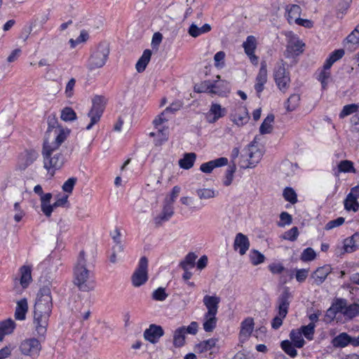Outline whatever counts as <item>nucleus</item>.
I'll return each mask as SVG.
<instances>
[{
    "mask_svg": "<svg viewBox=\"0 0 359 359\" xmlns=\"http://www.w3.org/2000/svg\"><path fill=\"white\" fill-rule=\"evenodd\" d=\"M250 119L248 111L244 107H237L231 114L232 121L238 126H243L246 124Z\"/></svg>",
    "mask_w": 359,
    "mask_h": 359,
    "instance_id": "obj_15",
    "label": "nucleus"
},
{
    "mask_svg": "<svg viewBox=\"0 0 359 359\" xmlns=\"http://www.w3.org/2000/svg\"><path fill=\"white\" fill-rule=\"evenodd\" d=\"M299 330L307 339L311 340L313 339L315 332V325L313 323H310L307 325L302 326Z\"/></svg>",
    "mask_w": 359,
    "mask_h": 359,
    "instance_id": "obj_52",
    "label": "nucleus"
},
{
    "mask_svg": "<svg viewBox=\"0 0 359 359\" xmlns=\"http://www.w3.org/2000/svg\"><path fill=\"white\" fill-rule=\"evenodd\" d=\"M207 311L205 313H217L220 298L216 295H205L203 299Z\"/></svg>",
    "mask_w": 359,
    "mask_h": 359,
    "instance_id": "obj_23",
    "label": "nucleus"
},
{
    "mask_svg": "<svg viewBox=\"0 0 359 359\" xmlns=\"http://www.w3.org/2000/svg\"><path fill=\"white\" fill-rule=\"evenodd\" d=\"M348 43L353 44H359V24L355 29L346 37Z\"/></svg>",
    "mask_w": 359,
    "mask_h": 359,
    "instance_id": "obj_63",
    "label": "nucleus"
},
{
    "mask_svg": "<svg viewBox=\"0 0 359 359\" xmlns=\"http://www.w3.org/2000/svg\"><path fill=\"white\" fill-rule=\"evenodd\" d=\"M60 118L65 122L74 121L77 118V116L72 108L67 107L62 109Z\"/></svg>",
    "mask_w": 359,
    "mask_h": 359,
    "instance_id": "obj_45",
    "label": "nucleus"
},
{
    "mask_svg": "<svg viewBox=\"0 0 359 359\" xmlns=\"http://www.w3.org/2000/svg\"><path fill=\"white\" fill-rule=\"evenodd\" d=\"M217 341V339L214 338L201 341L196 346L195 350L198 353L207 352L212 350L216 346Z\"/></svg>",
    "mask_w": 359,
    "mask_h": 359,
    "instance_id": "obj_36",
    "label": "nucleus"
},
{
    "mask_svg": "<svg viewBox=\"0 0 359 359\" xmlns=\"http://www.w3.org/2000/svg\"><path fill=\"white\" fill-rule=\"evenodd\" d=\"M254 320L252 318H245L241 326L240 337L243 339H248L254 330Z\"/></svg>",
    "mask_w": 359,
    "mask_h": 359,
    "instance_id": "obj_27",
    "label": "nucleus"
},
{
    "mask_svg": "<svg viewBox=\"0 0 359 359\" xmlns=\"http://www.w3.org/2000/svg\"><path fill=\"white\" fill-rule=\"evenodd\" d=\"M164 332L161 326L151 324L144 332V338L151 344H156L163 335Z\"/></svg>",
    "mask_w": 359,
    "mask_h": 359,
    "instance_id": "obj_14",
    "label": "nucleus"
},
{
    "mask_svg": "<svg viewBox=\"0 0 359 359\" xmlns=\"http://www.w3.org/2000/svg\"><path fill=\"white\" fill-rule=\"evenodd\" d=\"M74 283L82 291H91L95 289V282L91 279V275L86 266L85 253L80 252L74 269Z\"/></svg>",
    "mask_w": 359,
    "mask_h": 359,
    "instance_id": "obj_3",
    "label": "nucleus"
},
{
    "mask_svg": "<svg viewBox=\"0 0 359 359\" xmlns=\"http://www.w3.org/2000/svg\"><path fill=\"white\" fill-rule=\"evenodd\" d=\"M196 160V154L194 152L186 153L179 161V165L181 168L189 170L191 168Z\"/></svg>",
    "mask_w": 359,
    "mask_h": 359,
    "instance_id": "obj_33",
    "label": "nucleus"
},
{
    "mask_svg": "<svg viewBox=\"0 0 359 359\" xmlns=\"http://www.w3.org/2000/svg\"><path fill=\"white\" fill-rule=\"evenodd\" d=\"M217 80L214 81V86L218 87H214L215 91H212V94H217L219 95H225L230 92V83L226 80L219 81L220 76H217Z\"/></svg>",
    "mask_w": 359,
    "mask_h": 359,
    "instance_id": "obj_29",
    "label": "nucleus"
},
{
    "mask_svg": "<svg viewBox=\"0 0 359 359\" xmlns=\"http://www.w3.org/2000/svg\"><path fill=\"white\" fill-rule=\"evenodd\" d=\"M358 111H359V105H358V104H351L345 105L343 107V109L341 111L339 116L341 118H344L346 116H348V115L353 114L355 112H357Z\"/></svg>",
    "mask_w": 359,
    "mask_h": 359,
    "instance_id": "obj_57",
    "label": "nucleus"
},
{
    "mask_svg": "<svg viewBox=\"0 0 359 359\" xmlns=\"http://www.w3.org/2000/svg\"><path fill=\"white\" fill-rule=\"evenodd\" d=\"M196 193L200 199H210L217 196V192L213 189H199Z\"/></svg>",
    "mask_w": 359,
    "mask_h": 359,
    "instance_id": "obj_47",
    "label": "nucleus"
},
{
    "mask_svg": "<svg viewBox=\"0 0 359 359\" xmlns=\"http://www.w3.org/2000/svg\"><path fill=\"white\" fill-rule=\"evenodd\" d=\"M344 208L347 211L357 212L359 209V203L351 194H348L344 202Z\"/></svg>",
    "mask_w": 359,
    "mask_h": 359,
    "instance_id": "obj_41",
    "label": "nucleus"
},
{
    "mask_svg": "<svg viewBox=\"0 0 359 359\" xmlns=\"http://www.w3.org/2000/svg\"><path fill=\"white\" fill-rule=\"evenodd\" d=\"M359 241V233H354L352 236L346 238L344 241L343 252H340V255L345 252H353L356 249V243Z\"/></svg>",
    "mask_w": 359,
    "mask_h": 359,
    "instance_id": "obj_32",
    "label": "nucleus"
},
{
    "mask_svg": "<svg viewBox=\"0 0 359 359\" xmlns=\"http://www.w3.org/2000/svg\"><path fill=\"white\" fill-rule=\"evenodd\" d=\"M28 311L27 300L24 298L17 302L15 318L19 320H23L26 318V314Z\"/></svg>",
    "mask_w": 359,
    "mask_h": 359,
    "instance_id": "obj_30",
    "label": "nucleus"
},
{
    "mask_svg": "<svg viewBox=\"0 0 359 359\" xmlns=\"http://www.w3.org/2000/svg\"><path fill=\"white\" fill-rule=\"evenodd\" d=\"M226 54L224 51L217 52L214 56L215 66L217 68H222L224 66Z\"/></svg>",
    "mask_w": 359,
    "mask_h": 359,
    "instance_id": "obj_60",
    "label": "nucleus"
},
{
    "mask_svg": "<svg viewBox=\"0 0 359 359\" xmlns=\"http://www.w3.org/2000/svg\"><path fill=\"white\" fill-rule=\"evenodd\" d=\"M332 344L334 347H345L351 344V337L347 333L342 332L332 339Z\"/></svg>",
    "mask_w": 359,
    "mask_h": 359,
    "instance_id": "obj_37",
    "label": "nucleus"
},
{
    "mask_svg": "<svg viewBox=\"0 0 359 359\" xmlns=\"http://www.w3.org/2000/svg\"><path fill=\"white\" fill-rule=\"evenodd\" d=\"M210 25L208 24H205L201 27H198L195 24H192L189 27V34L193 37H197L202 34L210 32Z\"/></svg>",
    "mask_w": 359,
    "mask_h": 359,
    "instance_id": "obj_42",
    "label": "nucleus"
},
{
    "mask_svg": "<svg viewBox=\"0 0 359 359\" xmlns=\"http://www.w3.org/2000/svg\"><path fill=\"white\" fill-rule=\"evenodd\" d=\"M300 96L298 94H292L287 99L285 104L286 109L288 111L294 110L299 104Z\"/></svg>",
    "mask_w": 359,
    "mask_h": 359,
    "instance_id": "obj_46",
    "label": "nucleus"
},
{
    "mask_svg": "<svg viewBox=\"0 0 359 359\" xmlns=\"http://www.w3.org/2000/svg\"><path fill=\"white\" fill-rule=\"evenodd\" d=\"M316 257V252L311 248H306L301 255V259L303 262H310Z\"/></svg>",
    "mask_w": 359,
    "mask_h": 359,
    "instance_id": "obj_59",
    "label": "nucleus"
},
{
    "mask_svg": "<svg viewBox=\"0 0 359 359\" xmlns=\"http://www.w3.org/2000/svg\"><path fill=\"white\" fill-rule=\"evenodd\" d=\"M332 272V267L330 265H324L318 267L312 274L311 278L313 279L314 283L317 285L322 284L327 276Z\"/></svg>",
    "mask_w": 359,
    "mask_h": 359,
    "instance_id": "obj_22",
    "label": "nucleus"
},
{
    "mask_svg": "<svg viewBox=\"0 0 359 359\" xmlns=\"http://www.w3.org/2000/svg\"><path fill=\"white\" fill-rule=\"evenodd\" d=\"M285 67L286 63L281 61L276 65L273 72L275 82L279 90L283 93L287 90L290 83V73Z\"/></svg>",
    "mask_w": 359,
    "mask_h": 359,
    "instance_id": "obj_8",
    "label": "nucleus"
},
{
    "mask_svg": "<svg viewBox=\"0 0 359 359\" xmlns=\"http://www.w3.org/2000/svg\"><path fill=\"white\" fill-rule=\"evenodd\" d=\"M16 324L15 321L8 318L0 322V341H1L5 335L11 334L13 332Z\"/></svg>",
    "mask_w": 359,
    "mask_h": 359,
    "instance_id": "obj_28",
    "label": "nucleus"
},
{
    "mask_svg": "<svg viewBox=\"0 0 359 359\" xmlns=\"http://www.w3.org/2000/svg\"><path fill=\"white\" fill-rule=\"evenodd\" d=\"M151 51L149 49H146L140 58L136 63L135 68L138 72H142L145 70L148 63L149 62L151 57Z\"/></svg>",
    "mask_w": 359,
    "mask_h": 359,
    "instance_id": "obj_34",
    "label": "nucleus"
},
{
    "mask_svg": "<svg viewBox=\"0 0 359 359\" xmlns=\"http://www.w3.org/2000/svg\"><path fill=\"white\" fill-rule=\"evenodd\" d=\"M148 280V259L142 257L131 276L132 284L135 287H140Z\"/></svg>",
    "mask_w": 359,
    "mask_h": 359,
    "instance_id": "obj_9",
    "label": "nucleus"
},
{
    "mask_svg": "<svg viewBox=\"0 0 359 359\" xmlns=\"http://www.w3.org/2000/svg\"><path fill=\"white\" fill-rule=\"evenodd\" d=\"M299 235V231L297 227L294 226L289 231H286L283 235V238L285 240L294 241Z\"/></svg>",
    "mask_w": 359,
    "mask_h": 359,
    "instance_id": "obj_64",
    "label": "nucleus"
},
{
    "mask_svg": "<svg viewBox=\"0 0 359 359\" xmlns=\"http://www.w3.org/2000/svg\"><path fill=\"white\" fill-rule=\"evenodd\" d=\"M233 248L238 250L241 255H244L250 248V241L247 236L242 233H237L233 242Z\"/></svg>",
    "mask_w": 359,
    "mask_h": 359,
    "instance_id": "obj_16",
    "label": "nucleus"
},
{
    "mask_svg": "<svg viewBox=\"0 0 359 359\" xmlns=\"http://www.w3.org/2000/svg\"><path fill=\"white\" fill-rule=\"evenodd\" d=\"M302 8L297 4L287 5L285 7V18L290 24L295 22L300 18Z\"/></svg>",
    "mask_w": 359,
    "mask_h": 359,
    "instance_id": "obj_24",
    "label": "nucleus"
},
{
    "mask_svg": "<svg viewBox=\"0 0 359 359\" xmlns=\"http://www.w3.org/2000/svg\"><path fill=\"white\" fill-rule=\"evenodd\" d=\"M248 159L241 161V168H252L256 166L262 157V151L255 146L250 145L248 149Z\"/></svg>",
    "mask_w": 359,
    "mask_h": 359,
    "instance_id": "obj_11",
    "label": "nucleus"
},
{
    "mask_svg": "<svg viewBox=\"0 0 359 359\" xmlns=\"http://www.w3.org/2000/svg\"><path fill=\"white\" fill-rule=\"evenodd\" d=\"M20 284L23 288L27 287L32 280V269L29 266H22L20 269Z\"/></svg>",
    "mask_w": 359,
    "mask_h": 359,
    "instance_id": "obj_35",
    "label": "nucleus"
},
{
    "mask_svg": "<svg viewBox=\"0 0 359 359\" xmlns=\"http://www.w3.org/2000/svg\"><path fill=\"white\" fill-rule=\"evenodd\" d=\"M274 121V116L273 114H269L264 121L262 122L260 128L259 132L262 135L269 134L271 133L273 130L272 123Z\"/></svg>",
    "mask_w": 359,
    "mask_h": 359,
    "instance_id": "obj_39",
    "label": "nucleus"
},
{
    "mask_svg": "<svg viewBox=\"0 0 359 359\" xmlns=\"http://www.w3.org/2000/svg\"><path fill=\"white\" fill-rule=\"evenodd\" d=\"M13 130V118L11 117L6 121L4 114L0 115V134L4 137H8Z\"/></svg>",
    "mask_w": 359,
    "mask_h": 359,
    "instance_id": "obj_26",
    "label": "nucleus"
},
{
    "mask_svg": "<svg viewBox=\"0 0 359 359\" xmlns=\"http://www.w3.org/2000/svg\"><path fill=\"white\" fill-rule=\"evenodd\" d=\"M38 158V154L36 151H27L22 156V160L25 161L23 164V168H27L29 165L32 164Z\"/></svg>",
    "mask_w": 359,
    "mask_h": 359,
    "instance_id": "obj_51",
    "label": "nucleus"
},
{
    "mask_svg": "<svg viewBox=\"0 0 359 359\" xmlns=\"http://www.w3.org/2000/svg\"><path fill=\"white\" fill-rule=\"evenodd\" d=\"M185 342V327H180L175 330L173 334V344L176 347H181Z\"/></svg>",
    "mask_w": 359,
    "mask_h": 359,
    "instance_id": "obj_38",
    "label": "nucleus"
},
{
    "mask_svg": "<svg viewBox=\"0 0 359 359\" xmlns=\"http://www.w3.org/2000/svg\"><path fill=\"white\" fill-rule=\"evenodd\" d=\"M251 263L254 265H258L264 261V256L256 250H251L249 255Z\"/></svg>",
    "mask_w": 359,
    "mask_h": 359,
    "instance_id": "obj_53",
    "label": "nucleus"
},
{
    "mask_svg": "<svg viewBox=\"0 0 359 359\" xmlns=\"http://www.w3.org/2000/svg\"><path fill=\"white\" fill-rule=\"evenodd\" d=\"M281 348L290 357L294 358L297 355L294 346L288 340H285L281 342Z\"/></svg>",
    "mask_w": 359,
    "mask_h": 359,
    "instance_id": "obj_54",
    "label": "nucleus"
},
{
    "mask_svg": "<svg viewBox=\"0 0 359 359\" xmlns=\"http://www.w3.org/2000/svg\"><path fill=\"white\" fill-rule=\"evenodd\" d=\"M346 302V299H337L333 302L330 308L327 311L325 318L328 319L330 321H332L334 319H335L337 318V315L338 313H340V312L341 311Z\"/></svg>",
    "mask_w": 359,
    "mask_h": 359,
    "instance_id": "obj_20",
    "label": "nucleus"
},
{
    "mask_svg": "<svg viewBox=\"0 0 359 359\" xmlns=\"http://www.w3.org/2000/svg\"><path fill=\"white\" fill-rule=\"evenodd\" d=\"M53 308V302L50 290L48 287L40 290L36 302L34 305V326L39 337L44 338L48 320Z\"/></svg>",
    "mask_w": 359,
    "mask_h": 359,
    "instance_id": "obj_2",
    "label": "nucleus"
},
{
    "mask_svg": "<svg viewBox=\"0 0 359 359\" xmlns=\"http://www.w3.org/2000/svg\"><path fill=\"white\" fill-rule=\"evenodd\" d=\"M214 87H218L217 86H214V82H211L210 81H205L202 82L199 86L195 87V90L196 92H208L209 93L212 94V91H215Z\"/></svg>",
    "mask_w": 359,
    "mask_h": 359,
    "instance_id": "obj_49",
    "label": "nucleus"
},
{
    "mask_svg": "<svg viewBox=\"0 0 359 359\" xmlns=\"http://www.w3.org/2000/svg\"><path fill=\"white\" fill-rule=\"evenodd\" d=\"M197 256L193 253L189 252L185 257V259L181 262V266L183 269H189L195 266V262Z\"/></svg>",
    "mask_w": 359,
    "mask_h": 359,
    "instance_id": "obj_50",
    "label": "nucleus"
},
{
    "mask_svg": "<svg viewBox=\"0 0 359 359\" xmlns=\"http://www.w3.org/2000/svg\"><path fill=\"white\" fill-rule=\"evenodd\" d=\"M168 297V294L163 287H158L152 293V298L156 301H163Z\"/></svg>",
    "mask_w": 359,
    "mask_h": 359,
    "instance_id": "obj_61",
    "label": "nucleus"
},
{
    "mask_svg": "<svg viewBox=\"0 0 359 359\" xmlns=\"http://www.w3.org/2000/svg\"><path fill=\"white\" fill-rule=\"evenodd\" d=\"M257 45V39L254 36H248L243 43L245 53L249 57L251 62L255 65L258 63V57L255 54Z\"/></svg>",
    "mask_w": 359,
    "mask_h": 359,
    "instance_id": "obj_13",
    "label": "nucleus"
},
{
    "mask_svg": "<svg viewBox=\"0 0 359 359\" xmlns=\"http://www.w3.org/2000/svg\"><path fill=\"white\" fill-rule=\"evenodd\" d=\"M107 102V99L103 95H96L92 98V106L87 114L90 118V123L86 126V130H90L100 121Z\"/></svg>",
    "mask_w": 359,
    "mask_h": 359,
    "instance_id": "obj_4",
    "label": "nucleus"
},
{
    "mask_svg": "<svg viewBox=\"0 0 359 359\" xmlns=\"http://www.w3.org/2000/svg\"><path fill=\"white\" fill-rule=\"evenodd\" d=\"M235 170H236V168L234 165L229 167L226 170V171L225 172L224 177L223 179V184L225 187H229L231 184L233 180V174L235 172Z\"/></svg>",
    "mask_w": 359,
    "mask_h": 359,
    "instance_id": "obj_58",
    "label": "nucleus"
},
{
    "mask_svg": "<svg viewBox=\"0 0 359 359\" xmlns=\"http://www.w3.org/2000/svg\"><path fill=\"white\" fill-rule=\"evenodd\" d=\"M167 114V111H163L153 121L154 128L156 129V132L150 133L151 136H157L159 140L156 141V144H161V143L168 139V128L167 123L169 120V116Z\"/></svg>",
    "mask_w": 359,
    "mask_h": 359,
    "instance_id": "obj_7",
    "label": "nucleus"
},
{
    "mask_svg": "<svg viewBox=\"0 0 359 359\" xmlns=\"http://www.w3.org/2000/svg\"><path fill=\"white\" fill-rule=\"evenodd\" d=\"M267 81V69L266 65L262 64L256 77L255 89L258 95L264 90V85Z\"/></svg>",
    "mask_w": 359,
    "mask_h": 359,
    "instance_id": "obj_21",
    "label": "nucleus"
},
{
    "mask_svg": "<svg viewBox=\"0 0 359 359\" xmlns=\"http://www.w3.org/2000/svg\"><path fill=\"white\" fill-rule=\"evenodd\" d=\"M331 79V74L330 72V69L325 68V65H323V69L320 70L318 76V80L320 82L322 88L325 90L327 87L328 83Z\"/></svg>",
    "mask_w": 359,
    "mask_h": 359,
    "instance_id": "obj_40",
    "label": "nucleus"
},
{
    "mask_svg": "<svg viewBox=\"0 0 359 359\" xmlns=\"http://www.w3.org/2000/svg\"><path fill=\"white\" fill-rule=\"evenodd\" d=\"M77 179L76 177L69 178L62 185V190L65 192L71 194L76 183Z\"/></svg>",
    "mask_w": 359,
    "mask_h": 359,
    "instance_id": "obj_62",
    "label": "nucleus"
},
{
    "mask_svg": "<svg viewBox=\"0 0 359 359\" xmlns=\"http://www.w3.org/2000/svg\"><path fill=\"white\" fill-rule=\"evenodd\" d=\"M339 172H353L355 173V169L353 163L351 161L344 160L338 164Z\"/></svg>",
    "mask_w": 359,
    "mask_h": 359,
    "instance_id": "obj_48",
    "label": "nucleus"
},
{
    "mask_svg": "<svg viewBox=\"0 0 359 359\" xmlns=\"http://www.w3.org/2000/svg\"><path fill=\"white\" fill-rule=\"evenodd\" d=\"M344 55V50L343 49H338L334 50L331 53L330 57L326 60L324 65H325V68L330 69L332 65L341 59Z\"/></svg>",
    "mask_w": 359,
    "mask_h": 359,
    "instance_id": "obj_44",
    "label": "nucleus"
},
{
    "mask_svg": "<svg viewBox=\"0 0 359 359\" xmlns=\"http://www.w3.org/2000/svg\"><path fill=\"white\" fill-rule=\"evenodd\" d=\"M292 294L288 289H285L278 298V315L271 321V327L278 330L283 324V319L288 313Z\"/></svg>",
    "mask_w": 359,
    "mask_h": 359,
    "instance_id": "obj_5",
    "label": "nucleus"
},
{
    "mask_svg": "<svg viewBox=\"0 0 359 359\" xmlns=\"http://www.w3.org/2000/svg\"><path fill=\"white\" fill-rule=\"evenodd\" d=\"M283 197L285 201L294 204L297 201V194L294 190L290 187H286L283 193Z\"/></svg>",
    "mask_w": 359,
    "mask_h": 359,
    "instance_id": "obj_56",
    "label": "nucleus"
},
{
    "mask_svg": "<svg viewBox=\"0 0 359 359\" xmlns=\"http://www.w3.org/2000/svg\"><path fill=\"white\" fill-rule=\"evenodd\" d=\"M359 313V304H352L348 305L347 309L345 312V318L346 320H351L355 317Z\"/></svg>",
    "mask_w": 359,
    "mask_h": 359,
    "instance_id": "obj_55",
    "label": "nucleus"
},
{
    "mask_svg": "<svg viewBox=\"0 0 359 359\" xmlns=\"http://www.w3.org/2000/svg\"><path fill=\"white\" fill-rule=\"evenodd\" d=\"M41 350V342L36 338H29L23 340L20 345V351L22 354L37 358Z\"/></svg>",
    "mask_w": 359,
    "mask_h": 359,
    "instance_id": "obj_10",
    "label": "nucleus"
},
{
    "mask_svg": "<svg viewBox=\"0 0 359 359\" xmlns=\"http://www.w3.org/2000/svg\"><path fill=\"white\" fill-rule=\"evenodd\" d=\"M48 128L43 140L41 155L43 168L53 177L65 163L61 146L67 140L71 130L57 124L55 116L48 118Z\"/></svg>",
    "mask_w": 359,
    "mask_h": 359,
    "instance_id": "obj_1",
    "label": "nucleus"
},
{
    "mask_svg": "<svg viewBox=\"0 0 359 359\" xmlns=\"http://www.w3.org/2000/svg\"><path fill=\"white\" fill-rule=\"evenodd\" d=\"M228 159L225 157H220L217 159L202 163L200 167L201 172L204 173H210L214 168L226 165Z\"/></svg>",
    "mask_w": 359,
    "mask_h": 359,
    "instance_id": "obj_19",
    "label": "nucleus"
},
{
    "mask_svg": "<svg viewBox=\"0 0 359 359\" xmlns=\"http://www.w3.org/2000/svg\"><path fill=\"white\" fill-rule=\"evenodd\" d=\"M290 337L295 347L302 348L304 346L305 341L299 330H292L290 334Z\"/></svg>",
    "mask_w": 359,
    "mask_h": 359,
    "instance_id": "obj_43",
    "label": "nucleus"
},
{
    "mask_svg": "<svg viewBox=\"0 0 359 359\" xmlns=\"http://www.w3.org/2000/svg\"><path fill=\"white\" fill-rule=\"evenodd\" d=\"M304 43L297 36H292L287 46V53L291 55H299L304 51Z\"/></svg>",
    "mask_w": 359,
    "mask_h": 359,
    "instance_id": "obj_18",
    "label": "nucleus"
},
{
    "mask_svg": "<svg viewBox=\"0 0 359 359\" xmlns=\"http://www.w3.org/2000/svg\"><path fill=\"white\" fill-rule=\"evenodd\" d=\"M226 114V109L219 104L212 103L209 111L205 114V118L209 123H214Z\"/></svg>",
    "mask_w": 359,
    "mask_h": 359,
    "instance_id": "obj_12",
    "label": "nucleus"
},
{
    "mask_svg": "<svg viewBox=\"0 0 359 359\" xmlns=\"http://www.w3.org/2000/svg\"><path fill=\"white\" fill-rule=\"evenodd\" d=\"M52 196V194L47 193L40 197L41 211L48 217H50L53 212V204L50 203Z\"/></svg>",
    "mask_w": 359,
    "mask_h": 359,
    "instance_id": "obj_31",
    "label": "nucleus"
},
{
    "mask_svg": "<svg viewBox=\"0 0 359 359\" xmlns=\"http://www.w3.org/2000/svg\"><path fill=\"white\" fill-rule=\"evenodd\" d=\"M216 313H205L203 318V328L206 332H212L217 323Z\"/></svg>",
    "mask_w": 359,
    "mask_h": 359,
    "instance_id": "obj_25",
    "label": "nucleus"
},
{
    "mask_svg": "<svg viewBox=\"0 0 359 359\" xmlns=\"http://www.w3.org/2000/svg\"><path fill=\"white\" fill-rule=\"evenodd\" d=\"M173 214V206L170 203H165L161 212L154 219L156 226H161L164 222L168 221Z\"/></svg>",
    "mask_w": 359,
    "mask_h": 359,
    "instance_id": "obj_17",
    "label": "nucleus"
},
{
    "mask_svg": "<svg viewBox=\"0 0 359 359\" xmlns=\"http://www.w3.org/2000/svg\"><path fill=\"white\" fill-rule=\"evenodd\" d=\"M109 53V46L105 43H100L90 55L88 63V68L95 69L102 67L107 62Z\"/></svg>",
    "mask_w": 359,
    "mask_h": 359,
    "instance_id": "obj_6",
    "label": "nucleus"
}]
</instances>
